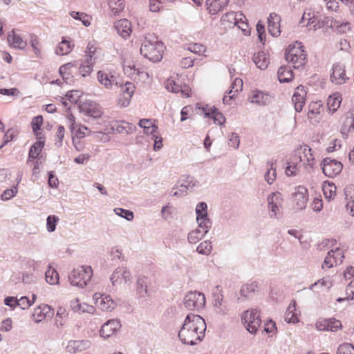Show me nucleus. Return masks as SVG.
<instances>
[{
    "mask_svg": "<svg viewBox=\"0 0 354 354\" xmlns=\"http://www.w3.org/2000/svg\"><path fill=\"white\" fill-rule=\"evenodd\" d=\"M206 330V323L199 315L189 314L178 332L180 340L185 344L195 345L201 342Z\"/></svg>",
    "mask_w": 354,
    "mask_h": 354,
    "instance_id": "nucleus-1",
    "label": "nucleus"
},
{
    "mask_svg": "<svg viewBox=\"0 0 354 354\" xmlns=\"http://www.w3.org/2000/svg\"><path fill=\"white\" fill-rule=\"evenodd\" d=\"M164 49L163 43L156 36L148 34L142 43L140 53L150 61L156 62L162 59Z\"/></svg>",
    "mask_w": 354,
    "mask_h": 354,
    "instance_id": "nucleus-2",
    "label": "nucleus"
},
{
    "mask_svg": "<svg viewBox=\"0 0 354 354\" xmlns=\"http://www.w3.org/2000/svg\"><path fill=\"white\" fill-rule=\"evenodd\" d=\"M93 275L91 266H81L75 268L70 274L68 279L72 286L84 288Z\"/></svg>",
    "mask_w": 354,
    "mask_h": 354,
    "instance_id": "nucleus-3",
    "label": "nucleus"
},
{
    "mask_svg": "<svg viewBox=\"0 0 354 354\" xmlns=\"http://www.w3.org/2000/svg\"><path fill=\"white\" fill-rule=\"evenodd\" d=\"M185 307L189 310H198L205 305V295L201 292H189L184 297Z\"/></svg>",
    "mask_w": 354,
    "mask_h": 354,
    "instance_id": "nucleus-4",
    "label": "nucleus"
},
{
    "mask_svg": "<svg viewBox=\"0 0 354 354\" xmlns=\"http://www.w3.org/2000/svg\"><path fill=\"white\" fill-rule=\"evenodd\" d=\"M242 321L246 325L247 330L252 334L257 332L261 322L257 309L245 311L242 316Z\"/></svg>",
    "mask_w": 354,
    "mask_h": 354,
    "instance_id": "nucleus-5",
    "label": "nucleus"
},
{
    "mask_svg": "<svg viewBox=\"0 0 354 354\" xmlns=\"http://www.w3.org/2000/svg\"><path fill=\"white\" fill-rule=\"evenodd\" d=\"M321 165L324 174L328 178H334L339 174L343 168L341 162L330 158H324Z\"/></svg>",
    "mask_w": 354,
    "mask_h": 354,
    "instance_id": "nucleus-6",
    "label": "nucleus"
},
{
    "mask_svg": "<svg viewBox=\"0 0 354 354\" xmlns=\"http://www.w3.org/2000/svg\"><path fill=\"white\" fill-rule=\"evenodd\" d=\"M97 79L106 89H112L113 85L118 86L122 84L119 78L115 76V73L112 71H99L97 73Z\"/></svg>",
    "mask_w": 354,
    "mask_h": 354,
    "instance_id": "nucleus-7",
    "label": "nucleus"
},
{
    "mask_svg": "<svg viewBox=\"0 0 354 354\" xmlns=\"http://www.w3.org/2000/svg\"><path fill=\"white\" fill-rule=\"evenodd\" d=\"M292 197L297 209L301 210L306 208L308 201V189L305 187L299 185L295 187Z\"/></svg>",
    "mask_w": 354,
    "mask_h": 354,
    "instance_id": "nucleus-8",
    "label": "nucleus"
},
{
    "mask_svg": "<svg viewBox=\"0 0 354 354\" xmlns=\"http://www.w3.org/2000/svg\"><path fill=\"white\" fill-rule=\"evenodd\" d=\"M122 279H123L124 283L127 284H130L131 283V274L125 267L117 268L110 277L112 285L114 286L120 283Z\"/></svg>",
    "mask_w": 354,
    "mask_h": 354,
    "instance_id": "nucleus-9",
    "label": "nucleus"
},
{
    "mask_svg": "<svg viewBox=\"0 0 354 354\" xmlns=\"http://www.w3.org/2000/svg\"><path fill=\"white\" fill-rule=\"evenodd\" d=\"M268 209L270 211V216L271 218L277 217L279 211V207L283 203V198L281 194L278 192H273L268 196L267 198Z\"/></svg>",
    "mask_w": 354,
    "mask_h": 354,
    "instance_id": "nucleus-10",
    "label": "nucleus"
},
{
    "mask_svg": "<svg viewBox=\"0 0 354 354\" xmlns=\"http://www.w3.org/2000/svg\"><path fill=\"white\" fill-rule=\"evenodd\" d=\"M79 109L84 115L94 118H100L102 113L97 105L91 100L80 103Z\"/></svg>",
    "mask_w": 354,
    "mask_h": 354,
    "instance_id": "nucleus-11",
    "label": "nucleus"
},
{
    "mask_svg": "<svg viewBox=\"0 0 354 354\" xmlns=\"http://www.w3.org/2000/svg\"><path fill=\"white\" fill-rule=\"evenodd\" d=\"M121 328V324L119 319H113L105 322L101 327L100 335L104 338L109 337L115 335Z\"/></svg>",
    "mask_w": 354,
    "mask_h": 354,
    "instance_id": "nucleus-12",
    "label": "nucleus"
},
{
    "mask_svg": "<svg viewBox=\"0 0 354 354\" xmlns=\"http://www.w3.org/2000/svg\"><path fill=\"white\" fill-rule=\"evenodd\" d=\"M348 77L346 75L345 66L341 63H335L332 68L330 80L337 84H342L346 82Z\"/></svg>",
    "mask_w": 354,
    "mask_h": 354,
    "instance_id": "nucleus-13",
    "label": "nucleus"
},
{
    "mask_svg": "<svg viewBox=\"0 0 354 354\" xmlns=\"http://www.w3.org/2000/svg\"><path fill=\"white\" fill-rule=\"evenodd\" d=\"M94 298L96 300V304L102 310L111 311L115 307V304L109 295L95 293Z\"/></svg>",
    "mask_w": 354,
    "mask_h": 354,
    "instance_id": "nucleus-14",
    "label": "nucleus"
},
{
    "mask_svg": "<svg viewBox=\"0 0 354 354\" xmlns=\"http://www.w3.org/2000/svg\"><path fill=\"white\" fill-rule=\"evenodd\" d=\"M280 16L274 12L270 13L268 17V30L273 37H278L280 35Z\"/></svg>",
    "mask_w": 354,
    "mask_h": 354,
    "instance_id": "nucleus-15",
    "label": "nucleus"
},
{
    "mask_svg": "<svg viewBox=\"0 0 354 354\" xmlns=\"http://www.w3.org/2000/svg\"><path fill=\"white\" fill-rule=\"evenodd\" d=\"M115 28L118 33L124 39L129 37L132 31L131 23L127 19H122L117 21L115 23Z\"/></svg>",
    "mask_w": 354,
    "mask_h": 354,
    "instance_id": "nucleus-16",
    "label": "nucleus"
},
{
    "mask_svg": "<svg viewBox=\"0 0 354 354\" xmlns=\"http://www.w3.org/2000/svg\"><path fill=\"white\" fill-rule=\"evenodd\" d=\"M229 0H206L205 4L209 12L215 15L223 10L228 4Z\"/></svg>",
    "mask_w": 354,
    "mask_h": 354,
    "instance_id": "nucleus-17",
    "label": "nucleus"
},
{
    "mask_svg": "<svg viewBox=\"0 0 354 354\" xmlns=\"http://www.w3.org/2000/svg\"><path fill=\"white\" fill-rule=\"evenodd\" d=\"M8 41L10 46L17 49H24L26 46V41H24L21 37L17 35L14 30H12L8 33Z\"/></svg>",
    "mask_w": 354,
    "mask_h": 354,
    "instance_id": "nucleus-18",
    "label": "nucleus"
},
{
    "mask_svg": "<svg viewBox=\"0 0 354 354\" xmlns=\"http://www.w3.org/2000/svg\"><path fill=\"white\" fill-rule=\"evenodd\" d=\"M90 346V342L87 340H74L70 341L66 346V350L71 353L82 351Z\"/></svg>",
    "mask_w": 354,
    "mask_h": 354,
    "instance_id": "nucleus-19",
    "label": "nucleus"
},
{
    "mask_svg": "<svg viewBox=\"0 0 354 354\" xmlns=\"http://www.w3.org/2000/svg\"><path fill=\"white\" fill-rule=\"evenodd\" d=\"M198 182L192 176H183L176 184V188L180 187L187 192L189 189L198 186Z\"/></svg>",
    "mask_w": 354,
    "mask_h": 354,
    "instance_id": "nucleus-20",
    "label": "nucleus"
},
{
    "mask_svg": "<svg viewBox=\"0 0 354 354\" xmlns=\"http://www.w3.org/2000/svg\"><path fill=\"white\" fill-rule=\"evenodd\" d=\"M299 54H305L304 46L301 42L296 41L295 44L288 46L285 52V58L286 60H292L294 57Z\"/></svg>",
    "mask_w": 354,
    "mask_h": 354,
    "instance_id": "nucleus-21",
    "label": "nucleus"
},
{
    "mask_svg": "<svg viewBox=\"0 0 354 354\" xmlns=\"http://www.w3.org/2000/svg\"><path fill=\"white\" fill-rule=\"evenodd\" d=\"M53 314V309L50 306L43 305L35 308L33 315L37 317V322H40L46 317H51Z\"/></svg>",
    "mask_w": 354,
    "mask_h": 354,
    "instance_id": "nucleus-22",
    "label": "nucleus"
},
{
    "mask_svg": "<svg viewBox=\"0 0 354 354\" xmlns=\"http://www.w3.org/2000/svg\"><path fill=\"white\" fill-rule=\"evenodd\" d=\"M252 60L256 66L261 70H265L267 68L270 63L266 53L263 51H261L257 54H254L252 57Z\"/></svg>",
    "mask_w": 354,
    "mask_h": 354,
    "instance_id": "nucleus-23",
    "label": "nucleus"
},
{
    "mask_svg": "<svg viewBox=\"0 0 354 354\" xmlns=\"http://www.w3.org/2000/svg\"><path fill=\"white\" fill-rule=\"evenodd\" d=\"M277 162L276 160H268L267 161V166L268 168L267 172L265 174L264 178L265 180L269 184L272 185L277 176L276 169L274 167V165Z\"/></svg>",
    "mask_w": 354,
    "mask_h": 354,
    "instance_id": "nucleus-24",
    "label": "nucleus"
},
{
    "mask_svg": "<svg viewBox=\"0 0 354 354\" xmlns=\"http://www.w3.org/2000/svg\"><path fill=\"white\" fill-rule=\"evenodd\" d=\"M250 98L252 103H255L261 106L267 104L270 101V96L268 94L259 91H254Z\"/></svg>",
    "mask_w": 354,
    "mask_h": 354,
    "instance_id": "nucleus-25",
    "label": "nucleus"
},
{
    "mask_svg": "<svg viewBox=\"0 0 354 354\" xmlns=\"http://www.w3.org/2000/svg\"><path fill=\"white\" fill-rule=\"evenodd\" d=\"M115 129L119 133L130 134L136 131V127L131 123L122 121L114 125Z\"/></svg>",
    "mask_w": 354,
    "mask_h": 354,
    "instance_id": "nucleus-26",
    "label": "nucleus"
},
{
    "mask_svg": "<svg viewBox=\"0 0 354 354\" xmlns=\"http://www.w3.org/2000/svg\"><path fill=\"white\" fill-rule=\"evenodd\" d=\"M277 76L280 82H289L293 79V73L290 68L282 66L278 70Z\"/></svg>",
    "mask_w": 354,
    "mask_h": 354,
    "instance_id": "nucleus-27",
    "label": "nucleus"
},
{
    "mask_svg": "<svg viewBox=\"0 0 354 354\" xmlns=\"http://www.w3.org/2000/svg\"><path fill=\"white\" fill-rule=\"evenodd\" d=\"M136 286L137 293L141 297H144L148 295V279L146 277L139 276L137 279Z\"/></svg>",
    "mask_w": 354,
    "mask_h": 354,
    "instance_id": "nucleus-28",
    "label": "nucleus"
},
{
    "mask_svg": "<svg viewBox=\"0 0 354 354\" xmlns=\"http://www.w3.org/2000/svg\"><path fill=\"white\" fill-rule=\"evenodd\" d=\"M71 307L74 312H82L92 313L94 310L93 306L86 304H80L78 299L72 300L71 301Z\"/></svg>",
    "mask_w": 354,
    "mask_h": 354,
    "instance_id": "nucleus-29",
    "label": "nucleus"
},
{
    "mask_svg": "<svg viewBox=\"0 0 354 354\" xmlns=\"http://www.w3.org/2000/svg\"><path fill=\"white\" fill-rule=\"evenodd\" d=\"M205 115L212 118L215 123H218L220 125L225 122L224 115L215 107L212 108L208 112H205Z\"/></svg>",
    "mask_w": 354,
    "mask_h": 354,
    "instance_id": "nucleus-30",
    "label": "nucleus"
},
{
    "mask_svg": "<svg viewBox=\"0 0 354 354\" xmlns=\"http://www.w3.org/2000/svg\"><path fill=\"white\" fill-rule=\"evenodd\" d=\"M301 95L294 94L292 96V102L294 103L295 109L297 112H301L305 104L306 92L301 91Z\"/></svg>",
    "mask_w": 354,
    "mask_h": 354,
    "instance_id": "nucleus-31",
    "label": "nucleus"
},
{
    "mask_svg": "<svg viewBox=\"0 0 354 354\" xmlns=\"http://www.w3.org/2000/svg\"><path fill=\"white\" fill-rule=\"evenodd\" d=\"M46 281L51 285L57 284L59 282V274L55 269H52L50 265L45 272Z\"/></svg>",
    "mask_w": 354,
    "mask_h": 354,
    "instance_id": "nucleus-32",
    "label": "nucleus"
},
{
    "mask_svg": "<svg viewBox=\"0 0 354 354\" xmlns=\"http://www.w3.org/2000/svg\"><path fill=\"white\" fill-rule=\"evenodd\" d=\"M258 285L256 281H252L243 285L240 290L241 296L250 297V295L257 290Z\"/></svg>",
    "mask_w": 354,
    "mask_h": 354,
    "instance_id": "nucleus-33",
    "label": "nucleus"
},
{
    "mask_svg": "<svg viewBox=\"0 0 354 354\" xmlns=\"http://www.w3.org/2000/svg\"><path fill=\"white\" fill-rule=\"evenodd\" d=\"M44 146V141H37L30 149L28 154V161L37 158Z\"/></svg>",
    "mask_w": 354,
    "mask_h": 354,
    "instance_id": "nucleus-34",
    "label": "nucleus"
},
{
    "mask_svg": "<svg viewBox=\"0 0 354 354\" xmlns=\"http://www.w3.org/2000/svg\"><path fill=\"white\" fill-rule=\"evenodd\" d=\"M205 234V232H203L200 228L197 227L188 234L187 240L189 243L195 244L201 240Z\"/></svg>",
    "mask_w": 354,
    "mask_h": 354,
    "instance_id": "nucleus-35",
    "label": "nucleus"
},
{
    "mask_svg": "<svg viewBox=\"0 0 354 354\" xmlns=\"http://www.w3.org/2000/svg\"><path fill=\"white\" fill-rule=\"evenodd\" d=\"M295 310V301H292L287 308L285 315V320L288 323H297L299 319L297 315L294 313Z\"/></svg>",
    "mask_w": 354,
    "mask_h": 354,
    "instance_id": "nucleus-36",
    "label": "nucleus"
},
{
    "mask_svg": "<svg viewBox=\"0 0 354 354\" xmlns=\"http://www.w3.org/2000/svg\"><path fill=\"white\" fill-rule=\"evenodd\" d=\"M72 46L70 41L67 40H62L55 49V53L58 55H67L72 50Z\"/></svg>",
    "mask_w": 354,
    "mask_h": 354,
    "instance_id": "nucleus-37",
    "label": "nucleus"
},
{
    "mask_svg": "<svg viewBox=\"0 0 354 354\" xmlns=\"http://www.w3.org/2000/svg\"><path fill=\"white\" fill-rule=\"evenodd\" d=\"M341 99L339 97L329 96L327 100V106L329 111L334 113L340 106Z\"/></svg>",
    "mask_w": 354,
    "mask_h": 354,
    "instance_id": "nucleus-38",
    "label": "nucleus"
},
{
    "mask_svg": "<svg viewBox=\"0 0 354 354\" xmlns=\"http://www.w3.org/2000/svg\"><path fill=\"white\" fill-rule=\"evenodd\" d=\"M288 62L293 64V68L299 69L304 66L306 63V54H299L297 57H294L292 60H287Z\"/></svg>",
    "mask_w": 354,
    "mask_h": 354,
    "instance_id": "nucleus-39",
    "label": "nucleus"
},
{
    "mask_svg": "<svg viewBox=\"0 0 354 354\" xmlns=\"http://www.w3.org/2000/svg\"><path fill=\"white\" fill-rule=\"evenodd\" d=\"M353 129H354V118L353 117H346L342 127L341 133L344 137Z\"/></svg>",
    "mask_w": 354,
    "mask_h": 354,
    "instance_id": "nucleus-40",
    "label": "nucleus"
},
{
    "mask_svg": "<svg viewBox=\"0 0 354 354\" xmlns=\"http://www.w3.org/2000/svg\"><path fill=\"white\" fill-rule=\"evenodd\" d=\"M109 6L114 15L122 11L124 8V0H109Z\"/></svg>",
    "mask_w": 354,
    "mask_h": 354,
    "instance_id": "nucleus-41",
    "label": "nucleus"
},
{
    "mask_svg": "<svg viewBox=\"0 0 354 354\" xmlns=\"http://www.w3.org/2000/svg\"><path fill=\"white\" fill-rule=\"evenodd\" d=\"M212 250V243L209 241L201 242L196 248L198 253L203 255H209Z\"/></svg>",
    "mask_w": 354,
    "mask_h": 354,
    "instance_id": "nucleus-42",
    "label": "nucleus"
},
{
    "mask_svg": "<svg viewBox=\"0 0 354 354\" xmlns=\"http://www.w3.org/2000/svg\"><path fill=\"white\" fill-rule=\"evenodd\" d=\"M70 15L75 19L81 21L85 26H88L91 24L89 17L84 12L72 11L70 12Z\"/></svg>",
    "mask_w": 354,
    "mask_h": 354,
    "instance_id": "nucleus-43",
    "label": "nucleus"
},
{
    "mask_svg": "<svg viewBox=\"0 0 354 354\" xmlns=\"http://www.w3.org/2000/svg\"><path fill=\"white\" fill-rule=\"evenodd\" d=\"M196 220L207 216V205L205 202H200L196 207Z\"/></svg>",
    "mask_w": 354,
    "mask_h": 354,
    "instance_id": "nucleus-44",
    "label": "nucleus"
},
{
    "mask_svg": "<svg viewBox=\"0 0 354 354\" xmlns=\"http://www.w3.org/2000/svg\"><path fill=\"white\" fill-rule=\"evenodd\" d=\"M323 191L326 198L330 200L333 198L335 195L336 186L333 183H328V185H326V182H325V184L323 187Z\"/></svg>",
    "mask_w": 354,
    "mask_h": 354,
    "instance_id": "nucleus-45",
    "label": "nucleus"
},
{
    "mask_svg": "<svg viewBox=\"0 0 354 354\" xmlns=\"http://www.w3.org/2000/svg\"><path fill=\"white\" fill-rule=\"evenodd\" d=\"M196 221L198 224V228H200L201 230L205 232V234H207L212 224L211 220L208 218V216L207 217H203V218L200 220H196Z\"/></svg>",
    "mask_w": 354,
    "mask_h": 354,
    "instance_id": "nucleus-46",
    "label": "nucleus"
},
{
    "mask_svg": "<svg viewBox=\"0 0 354 354\" xmlns=\"http://www.w3.org/2000/svg\"><path fill=\"white\" fill-rule=\"evenodd\" d=\"M35 298V295H32V300L26 296L21 297L18 299L19 304H17V306L20 307L22 310L28 309L34 303Z\"/></svg>",
    "mask_w": 354,
    "mask_h": 354,
    "instance_id": "nucleus-47",
    "label": "nucleus"
},
{
    "mask_svg": "<svg viewBox=\"0 0 354 354\" xmlns=\"http://www.w3.org/2000/svg\"><path fill=\"white\" fill-rule=\"evenodd\" d=\"M213 299L214 302V306L220 308L222 306V301L223 299V295L221 293L220 286H216L215 290L213 292Z\"/></svg>",
    "mask_w": 354,
    "mask_h": 354,
    "instance_id": "nucleus-48",
    "label": "nucleus"
},
{
    "mask_svg": "<svg viewBox=\"0 0 354 354\" xmlns=\"http://www.w3.org/2000/svg\"><path fill=\"white\" fill-rule=\"evenodd\" d=\"M337 354H354V346L349 343L340 344L337 348Z\"/></svg>",
    "mask_w": 354,
    "mask_h": 354,
    "instance_id": "nucleus-49",
    "label": "nucleus"
},
{
    "mask_svg": "<svg viewBox=\"0 0 354 354\" xmlns=\"http://www.w3.org/2000/svg\"><path fill=\"white\" fill-rule=\"evenodd\" d=\"M165 88L166 89L169 91L174 93H178L180 92V91H182V87L180 85L177 84L174 80L168 79L165 83Z\"/></svg>",
    "mask_w": 354,
    "mask_h": 354,
    "instance_id": "nucleus-50",
    "label": "nucleus"
},
{
    "mask_svg": "<svg viewBox=\"0 0 354 354\" xmlns=\"http://www.w3.org/2000/svg\"><path fill=\"white\" fill-rule=\"evenodd\" d=\"M66 316V310L63 308H59L55 317V324L57 327L62 328L64 325V319Z\"/></svg>",
    "mask_w": 354,
    "mask_h": 354,
    "instance_id": "nucleus-51",
    "label": "nucleus"
},
{
    "mask_svg": "<svg viewBox=\"0 0 354 354\" xmlns=\"http://www.w3.org/2000/svg\"><path fill=\"white\" fill-rule=\"evenodd\" d=\"M59 221V218L55 215H50L47 217L46 219V227L47 230L49 232H53L56 229L57 223Z\"/></svg>",
    "mask_w": 354,
    "mask_h": 354,
    "instance_id": "nucleus-52",
    "label": "nucleus"
},
{
    "mask_svg": "<svg viewBox=\"0 0 354 354\" xmlns=\"http://www.w3.org/2000/svg\"><path fill=\"white\" fill-rule=\"evenodd\" d=\"M115 213L122 218H124L127 221H130L133 218V212L122 208H115Z\"/></svg>",
    "mask_w": 354,
    "mask_h": 354,
    "instance_id": "nucleus-53",
    "label": "nucleus"
},
{
    "mask_svg": "<svg viewBox=\"0 0 354 354\" xmlns=\"http://www.w3.org/2000/svg\"><path fill=\"white\" fill-rule=\"evenodd\" d=\"M334 252L333 250H331L328 252L322 266V268H330L334 264H335V262L333 261V258H335Z\"/></svg>",
    "mask_w": 354,
    "mask_h": 354,
    "instance_id": "nucleus-54",
    "label": "nucleus"
},
{
    "mask_svg": "<svg viewBox=\"0 0 354 354\" xmlns=\"http://www.w3.org/2000/svg\"><path fill=\"white\" fill-rule=\"evenodd\" d=\"M186 49L198 55H201L205 51V47L197 43L189 44Z\"/></svg>",
    "mask_w": 354,
    "mask_h": 354,
    "instance_id": "nucleus-55",
    "label": "nucleus"
},
{
    "mask_svg": "<svg viewBox=\"0 0 354 354\" xmlns=\"http://www.w3.org/2000/svg\"><path fill=\"white\" fill-rule=\"evenodd\" d=\"M17 131L14 129H9L3 136V144L0 146V149L7 145L9 142L12 141L17 134Z\"/></svg>",
    "mask_w": 354,
    "mask_h": 354,
    "instance_id": "nucleus-56",
    "label": "nucleus"
},
{
    "mask_svg": "<svg viewBox=\"0 0 354 354\" xmlns=\"http://www.w3.org/2000/svg\"><path fill=\"white\" fill-rule=\"evenodd\" d=\"M120 86H122V94L129 95L131 97L133 96L136 88L133 83L127 82L124 85L122 84Z\"/></svg>",
    "mask_w": 354,
    "mask_h": 354,
    "instance_id": "nucleus-57",
    "label": "nucleus"
},
{
    "mask_svg": "<svg viewBox=\"0 0 354 354\" xmlns=\"http://www.w3.org/2000/svg\"><path fill=\"white\" fill-rule=\"evenodd\" d=\"M73 66V64L69 62L60 66L59 72L64 80H67L69 78V71Z\"/></svg>",
    "mask_w": 354,
    "mask_h": 354,
    "instance_id": "nucleus-58",
    "label": "nucleus"
},
{
    "mask_svg": "<svg viewBox=\"0 0 354 354\" xmlns=\"http://www.w3.org/2000/svg\"><path fill=\"white\" fill-rule=\"evenodd\" d=\"M328 331H337L342 328V323L339 320L335 318H330L328 319Z\"/></svg>",
    "mask_w": 354,
    "mask_h": 354,
    "instance_id": "nucleus-59",
    "label": "nucleus"
},
{
    "mask_svg": "<svg viewBox=\"0 0 354 354\" xmlns=\"http://www.w3.org/2000/svg\"><path fill=\"white\" fill-rule=\"evenodd\" d=\"M17 193V186L14 187L12 189H6L3 194H1V199L3 201H8L14 197Z\"/></svg>",
    "mask_w": 354,
    "mask_h": 354,
    "instance_id": "nucleus-60",
    "label": "nucleus"
},
{
    "mask_svg": "<svg viewBox=\"0 0 354 354\" xmlns=\"http://www.w3.org/2000/svg\"><path fill=\"white\" fill-rule=\"evenodd\" d=\"M43 122V118L41 115H37L32 119V127L35 133H37V131L41 129Z\"/></svg>",
    "mask_w": 354,
    "mask_h": 354,
    "instance_id": "nucleus-61",
    "label": "nucleus"
},
{
    "mask_svg": "<svg viewBox=\"0 0 354 354\" xmlns=\"http://www.w3.org/2000/svg\"><path fill=\"white\" fill-rule=\"evenodd\" d=\"M93 68V65L85 64L82 63L79 68V72L83 77H86L92 71Z\"/></svg>",
    "mask_w": 354,
    "mask_h": 354,
    "instance_id": "nucleus-62",
    "label": "nucleus"
},
{
    "mask_svg": "<svg viewBox=\"0 0 354 354\" xmlns=\"http://www.w3.org/2000/svg\"><path fill=\"white\" fill-rule=\"evenodd\" d=\"M112 261L124 260V256L118 248H113L110 252Z\"/></svg>",
    "mask_w": 354,
    "mask_h": 354,
    "instance_id": "nucleus-63",
    "label": "nucleus"
},
{
    "mask_svg": "<svg viewBox=\"0 0 354 354\" xmlns=\"http://www.w3.org/2000/svg\"><path fill=\"white\" fill-rule=\"evenodd\" d=\"M239 136L238 134L236 133H232L229 138V146L237 149L239 146Z\"/></svg>",
    "mask_w": 354,
    "mask_h": 354,
    "instance_id": "nucleus-64",
    "label": "nucleus"
}]
</instances>
